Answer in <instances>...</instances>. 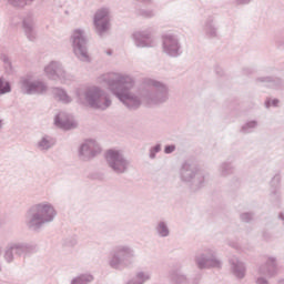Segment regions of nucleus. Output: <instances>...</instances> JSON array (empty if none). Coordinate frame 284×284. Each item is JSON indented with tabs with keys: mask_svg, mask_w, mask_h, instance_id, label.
I'll return each mask as SVG.
<instances>
[{
	"mask_svg": "<svg viewBox=\"0 0 284 284\" xmlns=\"http://www.w3.org/2000/svg\"><path fill=\"white\" fill-rule=\"evenodd\" d=\"M108 89L126 110H139L145 103V87L141 88L136 93L130 92L134 88V78L123 73H110L104 77Z\"/></svg>",
	"mask_w": 284,
	"mask_h": 284,
	"instance_id": "nucleus-1",
	"label": "nucleus"
},
{
	"mask_svg": "<svg viewBox=\"0 0 284 284\" xmlns=\"http://www.w3.org/2000/svg\"><path fill=\"white\" fill-rule=\"evenodd\" d=\"M57 219V209L49 202L30 206L24 214V225L29 232H41L45 225Z\"/></svg>",
	"mask_w": 284,
	"mask_h": 284,
	"instance_id": "nucleus-2",
	"label": "nucleus"
},
{
	"mask_svg": "<svg viewBox=\"0 0 284 284\" xmlns=\"http://www.w3.org/2000/svg\"><path fill=\"white\" fill-rule=\"evenodd\" d=\"M75 97L80 105H89L93 110H101L102 112L108 110L112 105V98L110 93L101 87H89L87 89H77Z\"/></svg>",
	"mask_w": 284,
	"mask_h": 284,
	"instance_id": "nucleus-3",
	"label": "nucleus"
},
{
	"mask_svg": "<svg viewBox=\"0 0 284 284\" xmlns=\"http://www.w3.org/2000/svg\"><path fill=\"white\" fill-rule=\"evenodd\" d=\"M136 261V251L132 245L119 244L115 245L108 261L109 267L116 272H123V270H130Z\"/></svg>",
	"mask_w": 284,
	"mask_h": 284,
	"instance_id": "nucleus-4",
	"label": "nucleus"
},
{
	"mask_svg": "<svg viewBox=\"0 0 284 284\" xmlns=\"http://www.w3.org/2000/svg\"><path fill=\"white\" fill-rule=\"evenodd\" d=\"M144 103L152 108V105H163L170 100V89L163 82L148 79L144 81Z\"/></svg>",
	"mask_w": 284,
	"mask_h": 284,
	"instance_id": "nucleus-5",
	"label": "nucleus"
},
{
	"mask_svg": "<svg viewBox=\"0 0 284 284\" xmlns=\"http://www.w3.org/2000/svg\"><path fill=\"white\" fill-rule=\"evenodd\" d=\"M180 179L183 183L190 184L192 192H199L207 183V173L196 164L184 162L180 169Z\"/></svg>",
	"mask_w": 284,
	"mask_h": 284,
	"instance_id": "nucleus-6",
	"label": "nucleus"
},
{
	"mask_svg": "<svg viewBox=\"0 0 284 284\" xmlns=\"http://www.w3.org/2000/svg\"><path fill=\"white\" fill-rule=\"evenodd\" d=\"M37 252H39L37 243L16 241L7 245L3 258L6 263H14L16 258H28V256H32Z\"/></svg>",
	"mask_w": 284,
	"mask_h": 284,
	"instance_id": "nucleus-7",
	"label": "nucleus"
},
{
	"mask_svg": "<svg viewBox=\"0 0 284 284\" xmlns=\"http://www.w3.org/2000/svg\"><path fill=\"white\" fill-rule=\"evenodd\" d=\"M105 161L110 170L118 175L128 174L132 165V162L121 151L114 149L106 151Z\"/></svg>",
	"mask_w": 284,
	"mask_h": 284,
	"instance_id": "nucleus-8",
	"label": "nucleus"
},
{
	"mask_svg": "<svg viewBox=\"0 0 284 284\" xmlns=\"http://www.w3.org/2000/svg\"><path fill=\"white\" fill-rule=\"evenodd\" d=\"M71 41L75 57L85 63L90 62V54H88V38H85V32L81 29L74 30L71 36Z\"/></svg>",
	"mask_w": 284,
	"mask_h": 284,
	"instance_id": "nucleus-9",
	"label": "nucleus"
},
{
	"mask_svg": "<svg viewBox=\"0 0 284 284\" xmlns=\"http://www.w3.org/2000/svg\"><path fill=\"white\" fill-rule=\"evenodd\" d=\"M195 265L197 270H210V267L221 270L223 263L216 257V251L213 248H205L202 253L195 256Z\"/></svg>",
	"mask_w": 284,
	"mask_h": 284,
	"instance_id": "nucleus-10",
	"label": "nucleus"
},
{
	"mask_svg": "<svg viewBox=\"0 0 284 284\" xmlns=\"http://www.w3.org/2000/svg\"><path fill=\"white\" fill-rule=\"evenodd\" d=\"M162 48L164 54L176 59L183 54V47L181 45V40L174 34H164L162 37Z\"/></svg>",
	"mask_w": 284,
	"mask_h": 284,
	"instance_id": "nucleus-11",
	"label": "nucleus"
},
{
	"mask_svg": "<svg viewBox=\"0 0 284 284\" xmlns=\"http://www.w3.org/2000/svg\"><path fill=\"white\" fill-rule=\"evenodd\" d=\"M98 154H101V146L92 139L82 142L78 149V159L80 161H92Z\"/></svg>",
	"mask_w": 284,
	"mask_h": 284,
	"instance_id": "nucleus-12",
	"label": "nucleus"
},
{
	"mask_svg": "<svg viewBox=\"0 0 284 284\" xmlns=\"http://www.w3.org/2000/svg\"><path fill=\"white\" fill-rule=\"evenodd\" d=\"M93 26L97 34H99V37H103V34L110 30V9H99L94 14Z\"/></svg>",
	"mask_w": 284,
	"mask_h": 284,
	"instance_id": "nucleus-13",
	"label": "nucleus"
},
{
	"mask_svg": "<svg viewBox=\"0 0 284 284\" xmlns=\"http://www.w3.org/2000/svg\"><path fill=\"white\" fill-rule=\"evenodd\" d=\"M44 72L48 79L52 81H61V83H65L70 79V74L63 68V64L59 61H51L45 68Z\"/></svg>",
	"mask_w": 284,
	"mask_h": 284,
	"instance_id": "nucleus-14",
	"label": "nucleus"
},
{
	"mask_svg": "<svg viewBox=\"0 0 284 284\" xmlns=\"http://www.w3.org/2000/svg\"><path fill=\"white\" fill-rule=\"evenodd\" d=\"M153 33L154 30L152 28L133 32L132 39L136 48H154V37H152Z\"/></svg>",
	"mask_w": 284,
	"mask_h": 284,
	"instance_id": "nucleus-15",
	"label": "nucleus"
},
{
	"mask_svg": "<svg viewBox=\"0 0 284 284\" xmlns=\"http://www.w3.org/2000/svg\"><path fill=\"white\" fill-rule=\"evenodd\" d=\"M202 30L206 39H217L219 37V24L216 23V17L209 16L202 26Z\"/></svg>",
	"mask_w": 284,
	"mask_h": 284,
	"instance_id": "nucleus-16",
	"label": "nucleus"
},
{
	"mask_svg": "<svg viewBox=\"0 0 284 284\" xmlns=\"http://www.w3.org/2000/svg\"><path fill=\"white\" fill-rule=\"evenodd\" d=\"M258 274H261V276H267V278L276 276L278 274L276 257H268L266 262L258 267Z\"/></svg>",
	"mask_w": 284,
	"mask_h": 284,
	"instance_id": "nucleus-17",
	"label": "nucleus"
},
{
	"mask_svg": "<svg viewBox=\"0 0 284 284\" xmlns=\"http://www.w3.org/2000/svg\"><path fill=\"white\" fill-rule=\"evenodd\" d=\"M229 263L231 265L233 276H235L237 281H243V278H245V274H247V266H245V264L236 256H232L229 260Z\"/></svg>",
	"mask_w": 284,
	"mask_h": 284,
	"instance_id": "nucleus-18",
	"label": "nucleus"
},
{
	"mask_svg": "<svg viewBox=\"0 0 284 284\" xmlns=\"http://www.w3.org/2000/svg\"><path fill=\"white\" fill-rule=\"evenodd\" d=\"M256 83H262L265 88L272 90H281L283 88V80L276 77H260L256 79Z\"/></svg>",
	"mask_w": 284,
	"mask_h": 284,
	"instance_id": "nucleus-19",
	"label": "nucleus"
},
{
	"mask_svg": "<svg viewBox=\"0 0 284 284\" xmlns=\"http://www.w3.org/2000/svg\"><path fill=\"white\" fill-rule=\"evenodd\" d=\"M54 145H57V139L45 134L37 142L36 148L39 152H49Z\"/></svg>",
	"mask_w": 284,
	"mask_h": 284,
	"instance_id": "nucleus-20",
	"label": "nucleus"
},
{
	"mask_svg": "<svg viewBox=\"0 0 284 284\" xmlns=\"http://www.w3.org/2000/svg\"><path fill=\"white\" fill-rule=\"evenodd\" d=\"M54 125H57V128H61V130H72L73 128H77V124L68 120L65 118V113L63 112H60L55 115Z\"/></svg>",
	"mask_w": 284,
	"mask_h": 284,
	"instance_id": "nucleus-21",
	"label": "nucleus"
},
{
	"mask_svg": "<svg viewBox=\"0 0 284 284\" xmlns=\"http://www.w3.org/2000/svg\"><path fill=\"white\" fill-rule=\"evenodd\" d=\"M148 281H152V271H138L126 284H145Z\"/></svg>",
	"mask_w": 284,
	"mask_h": 284,
	"instance_id": "nucleus-22",
	"label": "nucleus"
},
{
	"mask_svg": "<svg viewBox=\"0 0 284 284\" xmlns=\"http://www.w3.org/2000/svg\"><path fill=\"white\" fill-rule=\"evenodd\" d=\"M22 28L29 41H34L37 39V31L34 30V21H32L31 19H24L22 21Z\"/></svg>",
	"mask_w": 284,
	"mask_h": 284,
	"instance_id": "nucleus-23",
	"label": "nucleus"
},
{
	"mask_svg": "<svg viewBox=\"0 0 284 284\" xmlns=\"http://www.w3.org/2000/svg\"><path fill=\"white\" fill-rule=\"evenodd\" d=\"M155 234L159 236V239H168L170 236V224H168V221L161 220L155 224Z\"/></svg>",
	"mask_w": 284,
	"mask_h": 284,
	"instance_id": "nucleus-24",
	"label": "nucleus"
},
{
	"mask_svg": "<svg viewBox=\"0 0 284 284\" xmlns=\"http://www.w3.org/2000/svg\"><path fill=\"white\" fill-rule=\"evenodd\" d=\"M94 281V275L90 273H83L73 277L70 284H90Z\"/></svg>",
	"mask_w": 284,
	"mask_h": 284,
	"instance_id": "nucleus-25",
	"label": "nucleus"
},
{
	"mask_svg": "<svg viewBox=\"0 0 284 284\" xmlns=\"http://www.w3.org/2000/svg\"><path fill=\"white\" fill-rule=\"evenodd\" d=\"M220 176L227 178L234 174V165L231 162H223L219 166Z\"/></svg>",
	"mask_w": 284,
	"mask_h": 284,
	"instance_id": "nucleus-26",
	"label": "nucleus"
},
{
	"mask_svg": "<svg viewBox=\"0 0 284 284\" xmlns=\"http://www.w3.org/2000/svg\"><path fill=\"white\" fill-rule=\"evenodd\" d=\"M34 81L30 80L29 78H22L20 81V90L22 94L32 95V85Z\"/></svg>",
	"mask_w": 284,
	"mask_h": 284,
	"instance_id": "nucleus-27",
	"label": "nucleus"
},
{
	"mask_svg": "<svg viewBox=\"0 0 284 284\" xmlns=\"http://www.w3.org/2000/svg\"><path fill=\"white\" fill-rule=\"evenodd\" d=\"M53 93L61 103H72V98L61 88L53 89Z\"/></svg>",
	"mask_w": 284,
	"mask_h": 284,
	"instance_id": "nucleus-28",
	"label": "nucleus"
},
{
	"mask_svg": "<svg viewBox=\"0 0 284 284\" xmlns=\"http://www.w3.org/2000/svg\"><path fill=\"white\" fill-rule=\"evenodd\" d=\"M258 128V122L256 120L247 121L244 125H242L240 132L242 134H252Z\"/></svg>",
	"mask_w": 284,
	"mask_h": 284,
	"instance_id": "nucleus-29",
	"label": "nucleus"
},
{
	"mask_svg": "<svg viewBox=\"0 0 284 284\" xmlns=\"http://www.w3.org/2000/svg\"><path fill=\"white\" fill-rule=\"evenodd\" d=\"M48 87L45 83L41 81H33L32 84V94H43V92H47Z\"/></svg>",
	"mask_w": 284,
	"mask_h": 284,
	"instance_id": "nucleus-30",
	"label": "nucleus"
},
{
	"mask_svg": "<svg viewBox=\"0 0 284 284\" xmlns=\"http://www.w3.org/2000/svg\"><path fill=\"white\" fill-rule=\"evenodd\" d=\"M171 281H173L175 284H187V277L184 274L176 272L172 274Z\"/></svg>",
	"mask_w": 284,
	"mask_h": 284,
	"instance_id": "nucleus-31",
	"label": "nucleus"
},
{
	"mask_svg": "<svg viewBox=\"0 0 284 284\" xmlns=\"http://www.w3.org/2000/svg\"><path fill=\"white\" fill-rule=\"evenodd\" d=\"M9 92H12L10 82H6L3 78H0V94H8Z\"/></svg>",
	"mask_w": 284,
	"mask_h": 284,
	"instance_id": "nucleus-32",
	"label": "nucleus"
},
{
	"mask_svg": "<svg viewBox=\"0 0 284 284\" xmlns=\"http://www.w3.org/2000/svg\"><path fill=\"white\" fill-rule=\"evenodd\" d=\"M28 1L32 3L34 0H8V3L13 8H26V6H28Z\"/></svg>",
	"mask_w": 284,
	"mask_h": 284,
	"instance_id": "nucleus-33",
	"label": "nucleus"
},
{
	"mask_svg": "<svg viewBox=\"0 0 284 284\" xmlns=\"http://www.w3.org/2000/svg\"><path fill=\"white\" fill-rule=\"evenodd\" d=\"M270 200L272 203H278L281 201V189H271Z\"/></svg>",
	"mask_w": 284,
	"mask_h": 284,
	"instance_id": "nucleus-34",
	"label": "nucleus"
},
{
	"mask_svg": "<svg viewBox=\"0 0 284 284\" xmlns=\"http://www.w3.org/2000/svg\"><path fill=\"white\" fill-rule=\"evenodd\" d=\"M271 190H281V174H275L271 180Z\"/></svg>",
	"mask_w": 284,
	"mask_h": 284,
	"instance_id": "nucleus-35",
	"label": "nucleus"
},
{
	"mask_svg": "<svg viewBox=\"0 0 284 284\" xmlns=\"http://www.w3.org/2000/svg\"><path fill=\"white\" fill-rule=\"evenodd\" d=\"M138 14L140 17H143L144 19H152V17H155L156 16V12H154V10H140L138 12Z\"/></svg>",
	"mask_w": 284,
	"mask_h": 284,
	"instance_id": "nucleus-36",
	"label": "nucleus"
},
{
	"mask_svg": "<svg viewBox=\"0 0 284 284\" xmlns=\"http://www.w3.org/2000/svg\"><path fill=\"white\" fill-rule=\"evenodd\" d=\"M242 223H250L254 219V213L245 212L240 215Z\"/></svg>",
	"mask_w": 284,
	"mask_h": 284,
	"instance_id": "nucleus-37",
	"label": "nucleus"
},
{
	"mask_svg": "<svg viewBox=\"0 0 284 284\" xmlns=\"http://www.w3.org/2000/svg\"><path fill=\"white\" fill-rule=\"evenodd\" d=\"M161 152V144H155L150 149L149 158L150 159H156V154Z\"/></svg>",
	"mask_w": 284,
	"mask_h": 284,
	"instance_id": "nucleus-38",
	"label": "nucleus"
},
{
	"mask_svg": "<svg viewBox=\"0 0 284 284\" xmlns=\"http://www.w3.org/2000/svg\"><path fill=\"white\" fill-rule=\"evenodd\" d=\"M1 61H3L6 68L12 70V62L10 61V58L7 54L1 55Z\"/></svg>",
	"mask_w": 284,
	"mask_h": 284,
	"instance_id": "nucleus-39",
	"label": "nucleus"
},
{
	"mask_svg": "<svg viewBox=\"0 0 284 284\" xmlns=\"http://www.w3.org/2000/svg\"><path fill=\"white\" fill-rule=\"evenodd\" d=\"M278 99H273V100H266L265 101V108H277L278 106Z\"/></svg>",
	"mask_w": 284,
	"mask_h": 284,
	"instance_id": "nucleus-40",
	"label": "nucleus"
},
{
	"mask_svg": "<svg viewBox=\"0 0 284 284\" xmlns=\"http://www.w3.org/2000/svg\"><path fill=\"white\" fill-rule=\"evenodd\" d=\"M175 150H176V145L174 144L165 145L164 154H172V152H174Z\"/></svg>",
	"mask_w": 284,
	"mask_h": 284,
	"instance_id": "nucleus-41",
	"label": "nucleus"
},
{
	"mask_svg": "<svg viewBox=\"0 0 284 284\" xmlns=\"http://www.w3.org/2000/svg\"><path fill=\"white\" fill-rule=\"evenodd\" d=\"M254 0H235V6H250Z\"/></svg>",
	"mask_w": 284,
	"mask_h": 284,
	"instance_id": "nucleus-42",
	"label": "nucleus"
},
{
	"mask_svg": "<svg viewBox=\"0 0 284 284\" xmlns=\"http://www.w3.org/2000/svg\"><path fill=\"white\" fill-rule=\"evenodd\" d=\"M64 244H65L68 247H74V245H77V239H69V240H65Z\"/></svg>",
	"mask_w": 284,
	"mask_h": 284,
	"instance_id": "nucleus-43",
	"label": "nucleus"
},
{
	"mask_svg": "<svg viewBox=\"0 0 284 284\" xmlns=\"http://www.w3.org/2000/svg\"><path fill=\"white\" fill-rule=\"evenodd\" d=\"M276 45L278 48H284V32H282L280 39L276 40Z\"/></svg>",
	"mask_w": 284,
	"mask_h": 284,
	"instance_id": "nucleus-44",
	"label": "nucleus"
},
{
	"mask_svg": "<svg viewBox=\"0 0 284 284\" xmlns=\"http://www.w3.org/2000/svg\"><path fill=\"white\" fill-rule=\"evenodd\" d=\"M256 284H270V282L267 281V278L260 276L256 278Z\"/></svg>",
	"mask_w": 284,
	"mask_h": 284,
	"instance_id": "nucleus-45",
	"label": "nucleus"
},
{
	"mask_svg": "<svg viewBox=\"0 0 284 284\" xmlns=\"http://www.w3.org/2000/svg\"><path fill=\"white\" fill-rule=\"evenodd\" d=\"M214 71L217 77H223V68H221L220 65H216Z\"/></svg>",
	"mask_w": 284,
	"mask_h": 284,
	"instance_id": "nucleus-46",
	"label": "nucleus"
},
{
	"mask_svg": "<svg viewBox=\"0 0 284 284\" xmlns=\"http://www.w3.org/2000/svg\"><path fill=\"white\" fill-rule=\"evenodd\" d=\"M254 73V69L252 68H244L243 69V74H253Z\"/></svg>",
	"mask_w": 284,
	"mask_h": 284,
	"instance_id": "nucleus-47",
	"label": "nucleus"
},
{
	"mask_svg": "<svg viewBox=\"0 0 284 284\" xmlns=\"http://www.w3.org/2000/svg\"><path fill=\"white\" fill-rule=\"evenodd\" d=\"M0 130H3V119H0Z\"/></svg>",
	"mask_w": 284,
	"mask_h": 284,
	"instance_id": "nucleus-48",
	"label": "nucleus"
},
{
	"mask_svg": "<svg viewBox=\"0 0 284 284\" xmlns=\"http://www.w3.org/2000/svg\"><path fill=\"white\" fill-rule=\"evenodd\" d=\"M144 3H150L152 0H142Z\"/></svg>",
	"mask_w": 284,
	"mask_h": 284,
	"instance_id": "nucleus-49",
	"label": "nucleus"
},
{
	"mask_svg": "<svg viewBox=\"0 0 284 284\" xmlns=\"http://www.w3.org/2000/svg\"><path fill=\"white\" fill-rule=\"evenodd\" d=\"M277 284H284V280H280Z\"/></svg>",
	"mask_w": 284,
	"mask_h": 284,
	"instance_id": "nucleus-50",
	"label": "nucleus"
},
{
	"mask_svg": "<svg viewBox=\"0 0 284 284\" xmlns=\"http://www.w3.org/2000/svg\"><path fill=\"white\" fill-rule=\"evenodd\" d=\"M232 246H233V247H237V245H236V244H233Z\"/></svg>",
	"mask_w": 284,
	"mask_h": 284,
	"instance_id": "nucleus-51",
	"label": "nucleus"
}]
</instances>
